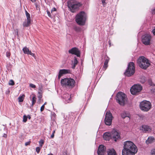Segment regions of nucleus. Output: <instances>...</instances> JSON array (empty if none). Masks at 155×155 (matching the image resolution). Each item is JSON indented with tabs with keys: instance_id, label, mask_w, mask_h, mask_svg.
I'll use <instances>...</instances> for the list:
<instances>
[{
	"instance_id": "1",
	"label": "nucleus",
	"mask_w": 155,
	"mask_h": 155,
	"mask_svg": "<svg viewBox=\"0 0 155 155\" xmlns=\"http://www.w3.org/2000/svg\"><path fill=\"white\" fill-rule=\"evenodd\" d=\"M137 151V147L132 142L127 141L124 142L122 155H135Z\"/></svg>"
},
{
	"instance_id": "2",
	"label": "nucleus",
	"mask_w": 155,
	"mask_h": 155,
	"mask_svg": "<svg viewBox=\"0 0 155 155\" xmlns=\"http://www.w3.org/2000/svg\"><path fill=\"white\" fill-rule=\"evenodd\" d=\"M86 19V15L85 12L81 11L76 15L75 21L79 25H84Z\"/></svg>"
},
{
	"instance_id": "3",
	"label": "nucleus",
	"mask_w": 155,
	"mask_h": 155,
	"mask_svg": "<svg viewBox=\"0 0 155 155\" xmlns=\"http://www.w3.org/2000/svg\"><path fill=\"white\" fill-rule=\"evenodd\" d=\"M139 66L144 69H146L150 65L149 61L143 56L140 57L137 60Z\"/></svg>"
},
{
	"instance_id": "4",
	"label": "nucleus",
	"mask_w": 155,
	"mask_h": 155,
	"mask_svg": "<svg viewBox=\"0 0 155 155\" xmlns=\"http://www.w3.org/2000/svg\"><path fill=\"white\" fill-rule=\"evenodd\" d=\"M81 4L74 0H71L68 2V6L71 11L74 12L81 5Z\"/></svg>"
},
{
	"instance_id": "5",
	"label": "nucleus",
	"mask_w": 155,
	"mask_h": 155,
	"mask_svg": "<svg viewBox=\"0 0 155 155\" xmlns=\"http://www.w3.org/2000/svg\"><path fill=\"white\" fill-rule=\"evenodd\" d=\"M61 85L66 87L73 88L74 86L75 81L71 78H65L61 80Z\"/></svg>"
},
{
	"instance_id": "6",
	"label": "nucleus",
	"mask_w": 155,
	"mask_h": 155,
	"mask_svg": "<svg viewBox=\"0 0 155 155\" xmlns=\"http://www.w3.org/2000/svg\"><path fill=\"white\" fill-rule=\"evenodd\" d=\"M116 100L120 104L124 105L126 100V95L123 93L119 92L116 95Z\"/></svg>"
},
{
	"instance_id": "7",
	"label": "nucleus",
	"mask_w": 155,
	"mask_h": 155,
	"mask_svg": "<svg viewBox=\"0 0 155 155\" xmlns=\"http://www.w3.org/2000/svg\"><path fill=\"white\" fill-rule=\"evenodd\" d=\"M135 72L134 65L133 62L129 63L128 65V68L124 74L127 77H130L133 75Z\"/></svg>"
},
{
	"instance_id": "8",
	"label": "nucleus",
	"mask_w": 155,
	"mask_h": 155,
	"mask_svg": "<svg viewBox=\"0 0 155 155\" xmlns=\"http://www.w3.org/2000/svg\"><path fill=\"white\" fill-rule=\"evenodd\" d=\"M140 107L142 110L147 111L151 108V104L150 102L147 101H144L140 103Z\"/></svg>"
},
{
	"instance_id": "9",
	"label": "nucleus",
	"mask_w": 155,
	"mask_h": 155,
	"mask_svg": "<svg viewBox=\"0 0 155 155\" xmlns=\"http://www.w3.org/2000/svg\"><path fill=\"white\" fill-rule=\"evenodd\" d=\"M142 87L140 85H134L130 89V92L132 94H136L140 92L142 89Z\"/></svg>"
},
{
	"instance_id": "10",
	"label": "nucleus",
	"mask_w": 155,
	"mask_h": 155,
	"mask_svg": "<svg viewBox=\"0 0 155 155\" xmlns=\"http://www.w3.org/2000/svg\"><path fill=\"white\" fill-rule=\"evenodd\" d=\"M113 117L112 114L109 111H107L106 113L105 119V123L107 125H110L112 123Z\"/></svg>"
},
{
	"instance_id": "11",
	"label": "nucleus",
	"mask_w": 155,
	"mask_h": 155,
	"mask_svg": "<svg viewBox=\"0 0 155 155\" xmlns=\"http://www.w3.org/2000/svg\"><path fill=\"white\" fill-rule=\"evenodd\" d=\"M151 38V37L150 35L145 34L142 36V42L145 45H150V44Z\"/></svg>"
},
{
	"instance_id": "12",
	"label": "nucleus",
	"mask_w": 155,
	"mask_h": 155,
	"mask_svg": "<svg viewBox=\"0 0 155 155\" xmlns=\"http://www.w3.org/2000/svg\"><path fill=\"white\" fill-rule=\"evenodd\" d=\"M111 133L112 138L115 141L120 138V133L119 130L113 129Z\"/></svg>"
},
{
	"instance_id": "13",
	"label": "nucleus",
	"mask_w": 155,
	"mask_h": 155,
	"mask_svg": "<svg viewBox=\"0 0 155 155\" xmlns=\"http://www.w3.org/2000/svg\"><path fill=\"white\" fill-rule=\"evenodd\" d=\"M106 151V147L102 145H100L97 151L98 155H104Z\"/></svg>"
},
{
	"instance_id": "14",
	"label": "nucleus",
	"mask_w": 155,
	"mask_h": 155,
	"mask_svg": "<svg viewBox=\"0 0 155 155\" xmlns=\"http://www.w3.org/2000/svg\"><path fill=\"white\" fill-rule=\"evenodd\" d=\"M69 52L70 53L76 55L78 57H80V51L78 48H72L69 50Z\"/></svg>"
},
{
	"instance_id": "15",
	"label": "nucleus",
	"mask_w": 155,
	"mask_h": 155,
	"mask_svg": "<svg viewBox=\"0 0 155 155\" xmlns=\"http://www.w3.org/2000/svg\"><path fill=\"white\" fill-rule=\"evenodd\" d=\"M71 71L69 69H61L59 71V74L58 76V78L60 79L61 77L64 74H67L70 73Z\"/></svg>"
},
{
	"instance_id": "16",
	"label": "nucleus",
	"mask_w": 155,
	"mask_h": 155,
	"mask_svg": "<svg viewBox=\"0 0 155 155\" xmlns=\"http://www.w3.org/2000/svg\"><path fill=\"white\" fill-rule=\"evenodd\" d=\"M22 50L24 54L28 55H30L35 58V54L34 53H32L31 51H30L29 49L28 48L26 47H24L23 48Z\"/></svg>"
},
{
	"instance_id": "17",
	"label": "nucleus",
	"mask_w": 155,
	"mask_h": 155,
	"mask_svg": "<svg viewBox=\"0 0 155 155\" xmlns=\"http://www.w3.org/2000/svg\"><path fill=\"white\" fill-rule=\"evenodd\" d=\"M62 97L65 100V103H69L70 102L71 97L69 94L68 93H66L63 94L62 96Z\"/></svg>"
},
{
	"instance_id": "18",
	"label": "nucleus",
	"mask_w": 155,
	"mask_h": 155,
	"mask_svg": "<svg viewBox=\"0 0 155 155\" xmlns=\"http://www.w3.org/2000/svg\"><path fill=\"white\" fill-rule=\"evenodd\" d=\"M112 137L111 133L106 132L104 134L103 138L104 140H109Z\"/></svg>"
},
{
	"instance_id": "19",
	"label": "nucleus",
	"mask_w": 155,
	"mask_h": 155,
	"mask_svg": "<svg viewBox=\"0 0 155 155\" xmlns=\"http://www.w3.org/2000/svg\"><path fill=\"white\" fill-rule=\"evenodd\" d=\"M104 59L105 60V61L103 67V70L104 71L106 70L108 67V63L109 60V58L107 56L105 55L104 56Z\"/></svg>"
},
{
	"instance_id": "20",
	"label": "nucleus",
	"mask_w": 155,
	"mask_h": 155,
	"mask_svg": "<svg viewBox=\"0 0 155 155\" xmlns=\"http://www.w3.org/2000/svg\"><path fill=\"white\" fill-rule=\"evenodd\" d=\"M140 130H143L144 132L150 131L151 129L150 127L147 125H143L140 128Z\"/></svg>"
},
{
	"instance_id": "21",
	"label": "nucleus",
	"mask_w": 155,
	"mask_h": 155,
	"mask_svg": "<svg viewBox=\"0 0 155 155\" xmlns=\"http://www.w3.org/2000/svg\"><path fill=\"white\" fill-rule=\"evenodd\" d=\"M121 116L122 118H124L125 117H127L128 118V120H130V114L128 112L124 111L121 114Z\"/></svg>"
},
{
	"instance_id": "22",
	"label": "nucleus",
	"mask_w": 155,
	"mask_h": 155,
	"mask_svg": "<svg viewBox=\"0 0 155 155\" xmlns=\"http://www.w3.org/2000/svg\"><path fill=\"white\" fill-rule=\"evenodd\" d=\"M107 155H117L115 150L114 149H109L107 151Z\"/></svg>"
},
{
	"instance_id": "23",
	"label": "nucleus",
	"mask_w": 155,
	"mask_h": 155,
	"mask_svg": "<svg viewBox=\"0 0 155 155\" xmlns=\"http://www.w3.org/2000/svg\"><path fill=\"white\" fill-rule=\"evenodd\" d=\"M31 24V20H27V21H25L23 23L24 27H27L30 26Z\"/></svg>"
},
{
	"instance_id": "24",
	"label": "nucleus",
	"mask_w": 155,
	"mask_h": 155,
	"mask_svg": "<svg viewBox=\"0 0 155 155\" xmlns=\"http://www.w3.org/2000/svg\"><path fill=\"white\" fill-rule=\"evenodd\" d=\"M140 78V82L142 83H145L146 81V78L144 76H141Z\"/></svg>"
},
{
	"instance_id": "25",
	"label": "nucleus",
	"mask_w": 155,
	"mask_h": 155,
	"mask_svg": "<svg viewBox=\"0 0 155 155\" xmlns=\"http://www.w3.org/2000/svg\"><path fill=\"white\" fill-rule=\"evenodd\" d=\"M25 95L24 94H23L21 96H20L18 98V101L20 102H21L23 101Z\"/></svg>"
},
{
	"instance_id": "26",
	"label": "nucleus",
	"mask_w": 155,
	"mask_h": 155,
	"mask_svg": "<svg viewBox=\"0 0 155 155\" xmlns=\"http://www.w3.org/2000/svg\"><path fill=\"white\" fill-rule=\"evenodd\" d=\"M36 96L35 94L33 95V97L32 99V106H33V105L35 103L36 101Z\"/></svg>"
},
{
	"instance_id": "27",
	"label": "nucleus",
	"mask_w": 155,
	"mask_h": 155,
	"mask_svg": "<svg viewBox=\"0 0 155 155\" xmlns=\"http://www.w3.org/2000/svg\"><path fill=\"white\" fill-rule=\"evenodd\" d=\"M153 140L154 138L153 137H149L147 140H146V143H151Z\"/></svg>"
},
{
	"instance_id": "28",
	"label": "nucleus",
	"mask_w": 155,
	"mask_h": 155,
	"mask_svg": "<svg viewBox=\"0 0 155 155\" xmlns=\"http://www.w3.org/2000/svg\"><path fill=\"white\" fill-rule=\"evenodd\" d=\"M25 14L27 20H31L30 15L26 11H25Z\"/></svg>"
},
{
	"instance_id": "29",
	"label": "nucleus",
	"mask_w": 155,
	"mask_h": 155,
	"mask_svg": "<svg viewBox=\"0 0 155 155\" xmlns=\"http://www.w3.org/2000/svg\"><path fill=\"white\" fill-rule=\"evenodd\" d=\"M39 143L40 144V146L41 147V148L44 143V141L43 140H41L39 141Z\"/></svg>"
},
{
	"instance_id": "30",
	"label": "nucleus",
	"mask_w": 155,
	"mask_h": 155,
	"mask_svg": "<svg viewBox=\"0 0 155 155\" xmlns=\"http://www.w3.org/2000/svg\"><path fill=\"white\" fill-rule=\"evenodd\" d=\"M27 116L25 115H24L23 117V121L24 122H26L27 121Z\"/></svg>"
},
{
	"instance_id": "31",
	"label": "nucleus",
	"mask_w": 155,
	"mask_h": 155,
	"mask_svg": "<svg viewBox=\"0 0 155 155\" xmlns=\"http://www.w3.org/2000/svg\"><path fill=\"white\" fill-rule=\"evenodd\" d=\"M78 61L77 58L76 57H74V62L72 63L76 65L78 64Z\"/></svg>"
},
{
	"instance_id": "32",
	"label": "nucleus",
	"mask_w": 155,
	"mask_h": 155,
	"mask_svg": "<svg viewBox=\"0 0 155 155\" xmlns=\"http://www.w3.org/2000/svg\"><path fill=\"white\" fill-rule=\"evenodd\" d=\"M15 84L14 81L13 80H10L9 82V84L10 85H13Z\"/></svg>"
},
{
	"instance_id": "33",
	"label": "nucleus",
	"mask_w": 155,
	"mask_h": 155,
	"mask_svg": "<svg viewBox=\"0 0 155 155\" xmlns=\"http://www.w3.org/2000/svg\"><path fill=\"white\" fill-rule=\"evenodd\" d=\"M41 148L39 147H37L36 148V151L38 153L40 150Z\"/></svg>"
},
{
	"instance_id": "34",
	"label": "nucleus",
	"mask_w": 155,
	"mask_h": 155,
	"mask_svg": "<svg viewBox=\"0 0 155 155\" xmlns=\"http://www.w3.org/2000/svg\"><path fill=\"white\" fill-rule=\"evenodd\" d=\"M151 155H155V149H152L151 151Z\"/></svg>"
},
{
	"instance_id": "35",
	"label": "nucleus",
	"mask_w": 155,
	"mask_h": 155,
	"mask_svg": "<svg viewBox=\"0 0 155 155\" xmlns=\"http://www.w3.org/2000/svg\"><path fill=\"white\" fill-rule=\"evenodd\" d=\"M148 83L150 85H152V80L150 79H149L148 80Z\"/></svg>"
},
{
	"instance_id": "36",
	"label": "nucleus",
	"mask_w": 155,
	"mask_h": 155,
	"mask_svg": "<svg viewBox=\"0 0 155 155\" xmlns=\"http://www.w3.org/2000/svg\"><path fill=\"white\" fill-rule=\"evenodd\" d=\"M30 86L33 88H35L36 87L35 85L32 84H30Z\"/></svg>"
},
{
	"instance_id": "37",
	"label": "nucleus",
	"mask_w": 155,
	"mask_h": 155,
	"mask_svg": "<svg viewBox=\"0 0 155 155\" xmlns=\"http://www.w3.org/2000/svg\"><path fill=\"white\" fill-rule=\"evenodd\" d=\"M6 56L8 58H9L10 56V53L9 52H7L6 53Z\"/></svg>"
},
{
	"instance_id": "38",
	"label": "nucleus",
	"mask_w": 155,
	"mask_h": 155,
	"mask_svg": "<svg viewBox=\"0 0 155 155\" xmlns=\"http://www.w3.org/2000/svg\"><path fill=\"white\" fill-rule=\"evenodd\" d=\"M47 13L48 16L50 17L51 18V15L50 12L49 11L47 10Z\"/></svg>"
},
{
	"instance_id": "39",
	"label": "nucleus",
	"mask_w": 155,
	"mask_h": 155,
	"mask_svg": "<svg viewBox=\"0 0 155 155\" xmlns=\"http://www.w3.org/2000/svg\"><path fill=\"white\" fill-rule=\"evenodd\" d=\"M55 133V130H54L53 131L52 134L51 135V138H53L54 137V134Z\"/></svg>"
},
{
	"instance_id": "40",
	"label": "nucleus",
	"mask_w": 155,
	"mask_h": 155,
	"mask_svg": "<svg viewBox=\"0 0 155 155\" xmlns=\"http://www.w3.org/2000/svg\"><path fill=\"white\" fill-rule=\"evenodd\" d=\"M44 108H45V106H44V105H42L41 107V109H40V110L41 112L44 109Z\"/></svg>"
},
{
	"instance_id": "41",
	"label": "nucleus",
	"mask_w": 155,
	"mask_h": 155,
	"mask_svg": "<svg viewBox=\"0 0 155 155\" xmlns=\"http://www.w3.org/2000/svg\"><path fill=\"white\" fill-rule=\"evenodd\" d=\"M74 29L76 31H79L80 30V28L79 27H75L74 28Z\"/></svg>"
},
{
	"instance_id": "42",
	"label": "nucleus",
	"mask_w": 155,
	"mask_h": 155,
	"mask_svg": "<svg viewBox=\"0 0 155 155\" xmlns=\"http://www.w3.org/2000/svg\"><path fill=\"white\" fill-rule=\"evenodd\" d=\"M30 141H28V142H26L25 143V145L26 146H27L28 145H29L30 144Z\"/></svg>"
},
{
	"instance_id": "43",
	"label": "nucleus",
	"mask_w": 155,
	"mask_h": 155,
	"mask_svg": "<svg viewBox=\"0 0 155 155\" xmlns=\"http://www.w3.org/2000/svg\"><path fill=\"white\" fill-rule=\"evenodd\" d=\"M38 98H39V100H41V99L42 97V94H39V95L38 96Z\"/></svg>"
},
{
	"instance_id": "44",
	"label": "nucleus",
	"mask_w": 155,
	"mask_h": 155,
	"mask_svg": "<svg viewBox=\"0 0 155 155\" xmlns=\"http://www.w3.org/2000/svg\"><path fill=\"white\" fill-rule=\"evenodd\" d=\"M105 0H101V2L103 5H106V3L105 2Z\"/></svg>"
},
{
	"instance_id": "45",
	"label": "nucleus",
	"mask_w": 155,
	"mask_h": 155,
	"mask_svg": "<svg viewBox=\"0 0 155 155\" xmlns=\"http://www.w3.org/2000/svg\"><path fill=\"white\" fill-rule=\"evenodd\" d=\"M56 8H52L51 9V12H53V11H56Z\"/></svg>"
},
{
	"instance_id": "46",
	"label": "nucleus",
	"mask_w": 155,
	"mask_h": 155,
	"mask_svg": "<svg viewBox=\"0 0 155 155\" xmlns=\"http://www.w3.org/2000/svg\"><path fill=\"white\" fill-rule=\"evenodd\" d=\"M3 137H5V138H6L7 137V135L6 134H3Z\"/></svg>"
},
{
	"instance_id": "47",
	"label": "nucleus",
	"mask_w": 155,
	"mask_h": 155,
	"mask_svg": "<svg viewBox=\"0 0 155 155\" xmlns=\"http://www.w3.org/2000/svg\"><path fill=\"white\" fill-rule=\"evenodd\" d=\"M152 32L153 34L155 35V28H154Z\"/></svg>"
},
{
	"instance_id": "48",
	"label": "nucleus",
	"mask_w": 155,
	"mask_h": 155,
	"mask_svg": "<svg viewBox=\"0 0 155 155\" xmlns=\"http://www.w3.org/2000/svg\"><path fill=\"white\" fill-rule=\"evenodd\" d=\"M61 155H68L67 154V153L66 152H64Z\"/></svg>"
},
{
	"instance_id": "49",
	"label": "nucleus",
	"mask_w": 155,
	"mask_h": 155,
	"mask_svg": "<svg viewBox=\"0 0 155 155\" xmlns=\"http://www.w3.org/2000/svg\"><path fill=\"white\" fill-rule=\"evenodd\" d=\"M27 118H28L29 119H30L31 118V117L29 115H28L27 116Z\"/></svg>"
},
{
	"instance_id": "50",
	"label": "nucleus",
	"mask_w": 155,
	"mask_h": 155,
	"mask_svg": "<svg viewBox=\"0 0 155 155\" xmlns=\"http://www.w3.org/2000/svg\"><path fill=\"white\" fill-rule=\"evenodd\" d=\"M152 13L153 14H155V9L152 11Z\"/></svg>"
},
{
	"instance_id": "51",
	"label": "nucleus",
	"mask_w": 155,
	"mask_h": 155,
	"mask_svg": "<svg viewBox=\"0 0 155 155\" xmlns=\"http://www.w3.org/2000/svg\"><path fill=\"white\" fill-rule=\"evenodd\" d=\"M32 2L34 3L35 2L36 0H30Z\"/></svg>"
},
{
	"instance_id": "52",
	"label": "nucleus",
	"mask_w": 155,
	"mask_h": 155,
	"mask_svg": "<svg viewBox=\"0 0 155 155\" xmlns=\"http://www.w3.org/2000/svg\"><path fill=\"white\" fill-rule=\"evenodd\" d=\"M38 93L39 94H42L41 91H38Z\"/></svg>"
},
{
	"instance_id": "53",
	"label": "nucleus",
	"mask_w": 155,
	"mask_h": 155,
	"mask_svg": "<svg viewBox=\"0 0 155 155\" xmlns=\"http://www.w3.org/2000/svg\"><path fill=\"white\" fill-rule=\"evenodd\" d=\"M76 66V65H74V64L73 66L72 67V68H73V69H74V68H75V66Z\"/></svg>"
},
{
	"instance_id": "54",
	"label": "nucleus",
	"mask_w": 155,
	"mask_h": 155,
	"mask_svg": "<svg viewBox=\"0 0 155 155\" xmlns=\"http://www.w3.org/2000/svg\"><path fill=\"white\" fill-rule=\"evenodd\" d=\"M47 104V103L46 102H45L44 104L43 105H44V106H45V105L46 104Z\"/></svg>"
},
{
	"instance_id": "55",
	"label": "nucleus",
	"mask_w": 155,
	"mask_h": 155,
	"mask_svg": "<svg viewBox=\"0 0 155 155\" xmlns=\"http://www.w3.org/2000/svg\"><path fill=\"white\" fill-rule=\"evenodd\" d=\"M108 43H109V44L110 45V41H108Z\"/></svg>"
},
{
	"instance_id": "56",
	"label": "nucleus",
	"mask_w": 155,
	"mask_h": 155,
	"mask_svg": "<svg viewBox=\"0 0 155 155\" xmlns=\"http://www.w3.org/2000/svg\"><path fill=\"white\" fill-rule=\"evenodd\" d=\"M16 33H17V34H18V31H17Z\"/></svg>"
},
{
	"instance_id": "57",
	"label": "nucleus",
	"mask_w": 155,
	"mask_h": 155,
	"mask_svg": "<svg viewBox=\"0 0 155 155\" xmlns=\"http://www.w3.org/2000/svg\"><path fill=\"white\" fill-rule=\"evenodd\" d=\"M51 155H53V154H51Z\"/></svg>"
},
{
	"instance_id": "58",
	"label": "nucleus",
	"mask_w": 155,
	"mask_h": 155,
	"mask_svg": "<svg viewBox=\"0 0 155 155\" xmlns=\"http://www.w3.org/2000/svg\"><path fill=\"white\" fill-rule=\"evenodd\" d=\"M48 155H50L48 154Z\"/></svg>"
}]
</instances>
